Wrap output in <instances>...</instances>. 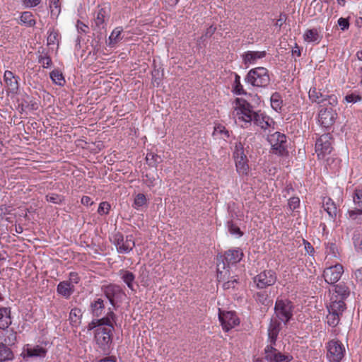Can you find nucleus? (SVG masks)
<instances>
[{"label":"nucleus","mask_w":362,"mask_h":362,"mask_svg":"<svg viewBox=\"0 0 362 362\" xmlns=\"http://www.w3.org/2000/svg\"><path fill=\"white\" fill-rule=\"evenodd\" d=\"M235 103L236 107L234 114L239 120L244 122L245 125L253 122L255 125L260 127L262 129H267L269 127L266 117L255 112L252 110V106L245 100L236 98Z\"/></svg>","instance_id":"1"},{"label":"nucleus","mask_w":362,"mask_h":362,"mask_svg":"<svg viewBox=\"0 0 362 362\" xmlns=\"http://www.w3.org/2000/svg\"><path fill=\"white\" fill-rule=\"evenodd\" d=\"M114 327H99L94 331V339L98 348L105 354H108L112 342V331Z\"/></svg>","instance_id":"2"},{"label":"nucleus","mask_w":362,"mask_h":362,"mask_svg":"<svg viewBox=\"0 0 362 362\" xmlns=\"http://www.w3.org/2000/svg\"><path fill=\"white\" fill-rule=\"evenodd\" d=\"M245 81L253 86L266 87L270 83L268 70L262 66L252 69L248 72Z\"/></svg>","instance_id":"3"},{"label":"nucleus","mask_w":362,"mask_h":362,"mask_svg":"<svg viewBox=\"0 0 362 362\" xmlns=\"http://www.w3.org/2000/svg\"><path fill=\"white\" fill-rule=\"evenodd\" d=\"M293 305L288 299L277 298L275 303L274 313L276 317L286 324L293 316Z\"/></svg>","instance_id":"4"},{"label":"nucleus","mask_w":362,"mask_h":362,"mask_svg":"<svg viewBox=\"0 0 362 362\" xmlns=\"http://www.w3.org/2000/svg\"><path fill=\"white\" fill-rule=\"evenodd\" d=\"M267 140L271 145L272 153L283 156L287 153V140L285 134L276 132L269 135Z\"/></svg>","instance_id":"5"},{"label":"nucleus","mask_w":362,"mask_h":362,"mask_svg":"<svg viewBox=\"0 0 362 362\" xmlns=\"http://www.w3.org/2000/svg\"><path fill=\"white\" fill-rule=\"evenodd\" d=\"M110 240L116 246L117 252L120 254L129 253L135 246L132 235H127L124 238L119 232L114 233Z\"/></svg>","instance_id":"6"},{"label":"nucleus","mask_w":362,"mask_h":362,"mask_svg":"<svg viewBox=\"0 0 362 362\" xmlns=\"http://www.w3.org/2000/svg\"><path fill=\"white\" fill-rule=\"evenodd\" d=\"M327 358L330 362H339L344 357L345 349L338 340H331L327 346Z\"/></svg>","instance_id":"7"},{"label":"nucleus","mask_w":362,"mask_h":362,"mask_svg":"<svg viewBox=\"0 0 362 362\" xmlns=\"http://www.w3.org/2000/svg\"><path fill=\"white\" fill-rule=\"evenodd\" d=\"M332 136L330 134H324L315 143V152L318 158H323L326 155L329 154L332 151Z\"/></svg>","instance_id":"8"},{"label":"nucleus","mask_w":362,"mask_h":362,"mask_svg":"<svg viewBox=\"0 0 362 362\" xmlns=\"http://www.w3.org/2000/svg\"><path fill=\"white\" fill-rule=\"evenodd\" d=\"M277 277L275 272L273 270H264L260 272L254 278V282L259 288H264L272 286L276 281Z\"/></svg>","instance_id":"9"},{"label":"nucleus","mask_w":362,"mask_h":362,"mask_svg":"<svg viewBox=\"0 0 362 362\" xmlns=\"http://www.w3.org/2000/svg\"><path fill=\"white\" fill-rule=\"evenodd\" d=\"M218 318L222 325L223 329L228 332L240 323L239 318L236 314L232 311H221L219 309Z\"/></svg>","instance_id":"10"},{"label":"nucleus","mask_w":362,"mask_h":362,"mask_svg":"<svg viewBox=\"0 0 362 362\" xmlns=\"http://www.w3.org/2000/svg\"><path fill=\"white\" fill-rule=\"evenodd\" d=\"M4 81L6 86L7 95H18L19 93V76L11 71H6L4 74Z\"/></svg>","instance_id":"11"},{"label":"nucleus","mask_w":362,"mask_h":362,"mask_svg":"<svg viewBox=\"0 0 362 362\" xmlns=\"http://www.w3.org/2000/svg\"><path fill=\"white\" fill-rule=\"evenodd\" d=\"M337 113L332 107L322 108L318 114V122L325 128L331 127L335 122Z\"/></svg>","instance_id":"12"},{"label":"nucleus","mask_w":362,"mask_h":362,"mask_svg":"<svg viewBox=\"0 0 362 362\" xmlns=\"http://www.w3.org/2000/svg\"><path fill=\"white\" fill-rule=\"evenodd\" d=\"M343 272L344 269L342 265L337 264L326 268L324 270L323 276L327 284H334L340 279Z\"/></svg>","instance_id":"13"},{"label":"nucleus","mask_w":362,"mask_h":362,"mask_svg":"<svg viewBox=\"0 0 362 362\" xmlns=\"http://www.w3.org/2000/svg\"><path fill=\"white\" fill-rule=\"evenodd\" d=\"M103 291L105 297L113 306L115 305V299L120 298L124 294L122 288L115 284H110L104 286Z\"/></svg>","instance_id":"14"},{"label":"nucleus","mask_w":362,"mask_h":362,"mask_svg":"<svg viewBox=\"0 0 362 362\" xmlns=\"http://www.w3.org/2000/svg\"><path fill=\"white\" fill-rule=\"evenodd\" d=\"M47 350L43 346L40 345H30L27 344L23 348V358H34V357H40L44 358L47 354Z\"/></svg>","instance_id":"15"},{"label":"nucleus","mask_w":362,"mask_h":362,"mask_svg":"<svg viewBox=\"0 0 362 362\" xmlns=\"http://www.w3.org/2000/svg\"><path fill=\"white\" fill-rule=\"evenodd\" d=\"M11 308L6 307L0 308V331L6 330L11 325Z\"/></svg>","instance_id":"16"},{"label":"nucleus","mask_w":362,"mask_h":362,"mask_svg":"<svg viewBox=\"0 0 362 362\" xmlns=\"http://www.w3.org/2000/svg\"><path fill=\"white\" fill-rule=\"evenodd\" d=\"M110 11V7L108 5H103L102 7H99L97 16L95 18V25L100 28H104V23L105 19L109 16Z\"/></svg>","instance_id":"17"},{"label":"nucleus","mask_w":362,"mask_h":362,"mask_svg":"<svg viewBox=\"0 0 362 362\" xmlns=\"http://www.w3.org/2000/svg\"><path fill=\"white\" fill-rule=\"evenodd\" d=\"M346 308V305L344 300L339 299L338 296L332 298V301L329 305L327 307L328 311L335 313V315L338 314L342 315L343 312Z\"/></svg>","instance_id":"18"},{"label":"nucleus","mask_w":362,"mask_h":362,"mask_svg":"<svg viewBox=\"0 0 362 362\" xmlns=\"http://www.w3.org/2000/svg\"><path fill=\"white\" fill-rule=\"evenodd\" d=\"M243 257L240 249L229 250L225 253V260L228 264H234L239 262Z\"/></svg>","instance_id":"19"},{"label":"nucleus","mask_w":362,"mask_h":362,"mask_svg":"<svg viewBox=\"0 0 362 362\" xmlns=\"http://www.w3.org/2000/svg\"><path fill=\"white\" fill-rule=\"evenodd\" d=\"M281 330V323L278 320H272L268 328V337L269 342L276 344V341Z\"/></svg>","instance_id":"20"},{"label":"nucleus","mask_w":362,"mask_h":362,"mask_svg":"<svg viewBox=\"0 0 362 362\" xmlns=\"http://www.w3.org/2000/svg\"><path fill=\"white\" fill-rule=\"evenodd\" d=\"M90 308L93 316L97 317L101 316L105 313L104 300L101 298H96L91 302Z\"/></svg>","instance_id":"21"},{"label":"nucleus","mask_w":362,"mask_h":362,"mask_svg":"<svg viewBox=\"0 0 362 362\" xmlns=\"http://www.w3.org/2000/svg\"><path fill=\"white\" fill-rule=\"evenodd\" d=\"M74 288L73 285H71L68 281H61L57 287V291L58 294L63 296L66 299H68L70 298V296L74 293Z\"/></svg>","instance_id":"22"},{"label":"nucleus","mask_w":362,"mask_h":362,"mask_svg":"<svg viewBox=\"0 0 362 362\" xmlns=\"http://www.w3.org/2000/svg\"><path fill=\"white\" fill-rule=\"evenodd\" d=\"M266 56V52L247 51L243 55V60L245 64H252L258 59L264 58Z\"/></svg>","instance_id":"23"},{"label":"nucleus","mask_w":362,"mask_h":362,"mask_svg":"<svg viewBox=\"0 0 362 362\" xmlns=\"http://www.w3.org/2000/svg\"><path fill=\"white\" fill-rule=\"evenodd\" d=\"M323 208L331 218L334 219L336 218L337 214V208L332 199L327 197H325L323 199Z\"/></svg>","instance_id":"24"},{"label":"nucleus","mask_w":362,"mask_h":362,"mask_svg":"<svg viewBox=\"0 0 362 362\" xmlns=\"http://www.w3.org/2000/svg\"><path fill=\"white\" fill-rule=\"evenodd\" d=\"M115 314L109 308V311L105 317L96 320L99 327H114L112 322H115Z\"/></svg>","instance_id":"25"},{"label":"nucleus","mask_w":362,"mask_h":362,"mask_svg":"<svg viewBox=\"0 0 362 362\" xmlns=\"http://www.w3.org/2000/svg\"><path fill=\"white\" fill-rule=\"evenodd\" d=\"M14 358L13 351L3 342L0 343V362L12 361Z\"/></svg>","instance_id":"26"},{"label":"nucleus","mask_w":362,"mask_h":362,"mask_svg":"<svg viewBox=\"0 0 362 362\" xmlns=\"http://www.w3.org/2000/svg\"><path fill=\"white\" fill-rule=\"evenodd\" d=\"M303 38L308 42L319 43L322 39V36L319 34L317 29L313 28L307 30L303 35Z\"/></svg>","instance_id":"27"},{"label":"nucleus","mask_w":362,"mask_h":362,"mask_svg":"<svg viewBox=\"0 0 362 362\" xmlns=\"http://www.w3.org/2000/svg\"><path fill=\"white\" fill-rule=\"evenodd\" d=\"M119 274L128 288L133 291V282L135 279V275L132 272L124 269L120 270Z\"/></svg>","instance_id":"28"},{"label":"nucleus","mask_w":362,"mask_h":362,"mask_svg":"<svg viewBox=\"0 0 362 362\" xmlns=\"http://www.w3.org/2000/svg\"><path fill=\"white\" fill-rule=\"evenodd\" d=\"M309 98L313 103L321 104L325 102V95L322 94L320 90L313 88L309 90Z\"/></svg>","instance_id":"29"},{"label":"nucleus","mask_w":362,"mask_h":362,"mask_svg":"<svg viewBox=\"0 0 362 362\" xmlns=\"http://www.w3.org/2000/svg\"><path fill=\"white\" fill-rule=\"evenodd\" d=\"M236 170L240 175H247L249 169L248 164L247 163V157L245 158L235 159Z\"/></svg>","instance_id":"30"},{"label":"nucleus","mask_w":362,"mask_h":362,"mask_svg":"<svg viewBox=\"0 0 362 362\" xmlns=\"http://www.w3.org/2000/svg\"><path fill=\"white\" fill-rule=\"evenodd\" d=\"M335 293L339 299L344 300L349 296L350 290L344 284L340 283L335 286Z\"/></svg>","instance_id":"31"},{"label":"nucleus","mask_w":362,"mask_h":362,"mask_svg":"<svg viewBox=\"0 0 362 362\" xmlns=\"http://www.w3.org/2000/svg\"><path fill=\"white\" fill-rule=\"evenodd\" d=\"M60 35L59 33L57 30L52 28L48 30V36H47V45H59Z\"/></svg>","instance_id":"32"},{"label":"nucleus","mask_w":362,"mask_h":362,"mask_svg":"<svg viewBox=\"0 0 362 362\" xmlns=\"http://www.w3.org/2000/svg\"><path fill=\"white\" fill-rule=\"evenodd\" d=\"M82 317V312L80 308H74L71 310L69 313V320L72 325L76 326L80 324L81 318Z\"/></svg>","instance_id":"33"},{"label":"nucleus","mask_w":362,"mask_h":362,"mask_svg":"<svg viewBox=\"0 0 362 362\" xmlns=\"http://www.w3.org/2000/svg\"><path fill=\"white\" fill-rule=\"evenodd\" d=\"M291 359V356L283 354L279 351L274 355L267 356V361L270 362H289Z\"/></svg>","instance_id":"34"},{"label":"nucleus","mask_w":362,"mask_h":362,"mask_svg":"<svg viewBox=\"0 0 362 362\" xmlns=\"http://www.w3.org/2000/svg\"><path fill=\"white\" fill-rule=\"evenodd\" d=\"M21 22L28 27H33L35 25V20L33 18L30 12H23L20 18Z\"/></svg>","instance_id":"35"},{"label":"nucleus","mask_w":362,"mask_h":362,"mask_svg":"<svg viewBox=\"0 0 362 362\" xmlns=\"http://www.w3.org/2000/svg\"><path fill=\"white\" fill-rule=\"evenodd\" d=\"M50 78L52 81L58 86H62L65 83V80L62 74L58 70H53L50 73Z\"/></svg>","instance_id":"36"},{"label":"nucleus","mask_w":362,"mask_h":362,"mask_svg":"<svg viewBox=\"0 0 362 362\" xmlns=\"http://www.w3.org/2000/svg\"><path fill=\"white\" fill-rule=\"evenodd\" d=\"M271 105L272 108L276 111L281 110L282 105V100L280 94L279 93H274L272 95L271 98Z\"/></svg>","instance_id":"37"},{"label":"nucleus","mask_w":362,"mask_h":362,"mask_svg":"<svg viewBox=\"0 0 362 362\" xmlns=\"http://www.w3.org/2000/svg\"><path fill=\"white\" fill-rule=\"evenodd\" d=\"M122 33V28L118 27L113 30L110 36L109 37L110 45H111L112 44H116L122 39V37H121Z\"/></svg>","instance_id":"38"},{"label":"nucleus","mask_w":362,"mask_h":362,"mask_svg":"<svg viewBox=\"0 0 362 362\" xmlns=\"http://www.w3.org/2000/svg\"><path fill=\"white\" fill-rule=\"evenodd\" d=\"M325 245L326 253L334 257H337L339 254V250L335 241H329Z\"/></svg>","instance_id":"39"},{"label":"nucleus","mask_w":362,"mask_h":362,"mask_svg":"<svg viewBox=\"0 0 362 362\" xmlns=\"http://www.w3.org/2000/svg\"><path fill=\"white\" fill-rule=\"evenodd\" d=\"M147 163L153 167H156L158 163L161 162V158L154 153H148L146 156Z\"/></svg>","instance_id":"40"},{"label":"nucleus","mask_w":362,"mask_h":362,"mask_svg":"<svg viewBox=\"0 0 362 362\" xmlns=\"http://www.w3.org/2000/svg\"><path fill=\"white\" fill-rule=\"evenodd\" d=\"M246 157V155L244 153V147L242 143H236L233 151L234 159L245 158Z\"/></svg>","instance_id":"41"},{"label":"nucleus","mask_w":362,"mask_h":362,"mask_svg":"<svg viewBox=\"0 0 362 362\" xmlns=\"http://www.w3.org/2000/svg\"><path fill=\"white\" fill-rule=\"evenodd\" d=\"M353 243L356 250L358 252H362V235L359 232H354Z\"/></svg>","instance_id":"42"},{"label":"nucleus","mask_w":362,"mask_h":362,"mask_svg":"<svg viewBox=\"0 0 362 362\" xmlns=\"http://www.w3.org/2000/svg\"><path fill=\"white\" fill-rule=\"evenodd\" d=\"M38 62L42 64V67L48 68L52 65V60L50 57L47 54V53L42 52L40 55L38 56Z\"/></svg>","instance_id":"43"},{"label":"nucleus","mask_w":362,"mask_h":362,"mask_svg":"<svg viewBox=\"0 0 362 362\" xmlns=\"http://www.w3.org/2000/svg\"><path fill=\"white\" fill-rule=\"evenodd\" d=\"M255 300L262 305H267L269 300H268V295L266 291H262L257 292L254 295Z\"/></svg>","instance_id":"44"},{"label":"nucleus","mask_w":362,"mask_h":362,"mask_svg":"<svg viewBox=\"0 0 362 362\" xmlns=\"http://www.w3.org/2000/svg\"><path fill=\"white\" fill-rule=\"evenodd\" d=\"M233 90L235 93L238 95H243L245 93L243 86L240 83V77L237 74H235Z\"/></svg>","instance_id":"45"},{"label":"nucleus","mask_w":362,"mask_h":362,"mask_svg":"<svg viewBox=\"0 0 362 362\" xmlns=\"http://www.w3.org/2000/svg\"><path fill=\"white\" fill-rule=\"evenodd\" d=\"M340 316L341 315L338 314L335 315V313L329 312V314L327 316V323L329 325L332 327L337 326L340 320Z\"/></svg>","instance_id":"46"},{"label":"nucleus","mask_w":362,"mask_h":362,"mask_svg":"<svg viewBox=\"0 0 362 362\" xmlns=\"http://www.w3.org/2000/svg\"><path fill=\"white\" fill-rule=\"evenodd\" d=\"M353 200L356 205L362 209V188L354 190Z\"/></svg>","instance_id":"47"},{"label":"nucleus","mask_w":362,"mask_h":362,"mask_svg":"<svg viewBox=\"0 0 362 362\" xmlns=\"http://www.w3.org/2000/svg\"><path fill=\"white\" fill-rule=\"evenodd\" d=\"M227 226L230 234L238 235V237H241L243 235L240 228L235 225L233 221H228Z\"/></svg>","instance_id":"48"},{"label":"nucleus","mask_w":362,"mask_h":362,"mask_svg":"<svg viewBox=\"0 0 362 362\" xmlns=\"http://www.w3.org/2000/svg\"><path fill=\"white\" fill-rule=\"evenodd\" d=\"M146 204V198L144 194H138L134 199V208L138 209Z\"/></svg>","instance_id":"49"},{"label":"nucleus","mask_w":362,"mask_h":362,"mask_svg":"<svg viewBox=\"0 0 362 362\" xmlns=\"http://www.w3.org/2000/svg\"><path fill=\"white\" fill-rule=\"evenodd\" d=\"M46 200L53 204H60L62 203L64 199L62 196L57 194L52 193L46 196Z\"/></svg>","instance_id":"50"},{"label":"nucleus","mask_w":362,"mask_h":362,"mask_svg":"<svg viewBox=\"0 0 362 362\" xmlns=\"http://www.w3.org/2000/svg\"><path fill=\"white\" fill-rule=\"evenodd\" d=\"M8 335L4 339V344L5 345L13 344L16 339V334L13 331H8V329L5 330Z\"/></svg>","instance_id":"51"},{"label":"nucleus","mask_w":362,"mask_h":362,"mask_svg":"<svg viewBox=\"0 0 362 362\" xmlns=\"http://www.w3.org/2000/svg\"><path fill=\"white\" fill-rule=\"evenodd\" d=\"M52 15H58L60 12L59 0H49Z\"/></svg>","instance_id":"52"},{"label":"nucleus","mask_w":362,"mask_h":362,"mask_svg":"<svg viewBox=\"0 0 362 362\" xmlns=\"http://www.w3.org/2000/svg\"><path fill=\"white\" fill-rule=\"evenodd\" d=\"M325 102L323 103L325 105H330V107H335L337 103V98L335 95H325Z\"/></svg>","instance_id":"53"},{"label":"nucleus","mask_w":362,"mask_h":362,"mask_svg":"<svg viewBox=\"0 0 362 362\" xmlns=\"http://www.w3.org/2000/svg\"><path fill=\"white\" fill-rule=\"evenodd\" d=\"M300 205V199L298 197H291L288 199V206L293 211Z\"/></svg>","instance_id":"54"},{"label":"nucleus","mask_w":362,"mask_h":362,"mask_svg":"<svg viewBox=\"0 0 362 362\" xmlns=\"http://www.w3.org/2000/svg\"><path fill=\"white\" fill-rule=\"evenodd\" d=\"M144 179V183L148 187H153L157 185L158 177H156L154 175H151L148 174H146L145 175Z\"/></svg>","instance_id":"55"},{"label":"nucleus","mask_w":362,"mask_h":362,"mask_svg":"<svg viewBox=\"0 0 362 362\" xmlns=\"http://www.w3.org/2000/svg\"><path fill=\"white\" fill-rule=\"evenodd\" d=\"M223 134L225 138H228L230 136L229 132L226 129V127L223 125L218 124L214 127V134Z\"/></svg>","instance_id":"56"},{"label":"nucleus","mask_w":362,"mask_h":362,"mask_svg":"<svg viewBox=\"0 0 362 362\" xmlns=\"http://www.w3.org/2000/svg\"><path fill=\"white\" fill-rule=\"evenodd\" d=\"M21 110L24 111L26 110H36L37 108V105L35 103L28 102L27 100H24L21 105Z\"/></svg>","instance_id":"57"},{"label":"nucleus","mask_w":362,"mask_h":362,"mask_svg":"<svg viewBox=\"0 0 362 362\" xmlns=\"http://www.w3.org/2000/svg\"><path fill=\"white\" fill-rule=\"evenodd\" d=\"M71 285L74 286L75 284H78L80 281V276L77 272H70L69 275V281H67Z\"/></svg>","instance_id":"58"},{"label":"nucleus","mask_w":362,"mask_h":362,"mask_svg":"<svg viewBox=\"0 0 362 362\" xmlns=\"http://www.w3.org/2000/svg\"><path fill=\"white\" fill-rule=\"evenodd\" d=\"M110 209V205L107 202H103L100 204L98 212L100 214H108Z\"/></svg>","instance_id":"59"},{"label":"nucleus","mask_w":362,"mask_h":362,"mask_svg":"<svg viewBox=\"0 0 362 362\" xmlns=\"http://www.w3.org/2000/svg\"><path fill=\"white\" fill-rule=\"evenodd\" d=\"M274 345L275 344H272V343H270L269 345H267L264 349V352H265V358L267 360V356H271V355H274L276 354V352L278 351V350L274 348Z\"/></svg>","instance_id":"60"},{"label":"nucleus","mask_w":362,"mask_h":362,"mask_svg":"<svg viewBox=\"0 0 362 362\" xmlns=\"http://www.w3.org/2000/svg\"><path fill=\"white\" fill-rule=\"evenodd\" d=\"M238 284V281L237 279L233 278L231 280H228V281L223 284V288L224 290H228L230 288H235V284Z\"/></svg>","instance_id":"61"},{"label":"nucleus","mask_w":362,"mask_h":362,"mask_svg":"<svg viewBox=\"0 0 362 362\" xmlns=\"http://www.w3.org/2000/svg\"><path fill=\"white\" fill-rule=\"evenodd\" d=\"M345 100L347 103H355L358 101H360L361 100V97L358 95H356V94H354V93H351L350 95H347L346 97H345Z\"/></svg>","instance_id":"62"},{"label":"nucleus","mask_w":362,"mask_h":362,"mask_svg":"<svg viewBox=\"0 0 362 362\" xmlns=\"http://www.w3.org/2000/svg\"><path fill=\"white\" fill-rule=\"evenodd\" d=\"M338 25L340 26V28L342 30H345L349 28V22L348 19H346V18H340L338 20Z\"/></svg>","instance_id":"63"},{"label":"nucleus","mask_w":362,"mask_h":362,"mask_svg":"<svg viewBox=\"0 0 362 362\" xmlns=\"http://www.w3.org/2000/svg\"><path fill=\"white\" fill-rule=\"evenodd\" d=\"M216 28L215 27H214L213 25H211L209 26L204 35H203L202 37H201V40H204V37H210L211 36H212V35L215 33Z\"/></svg>","instance_id":"64"}]
</instances>
